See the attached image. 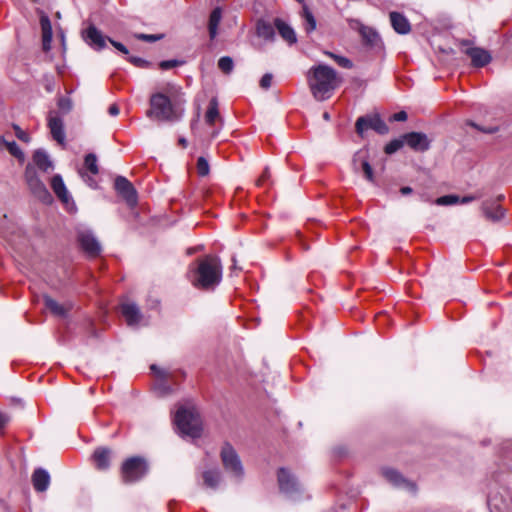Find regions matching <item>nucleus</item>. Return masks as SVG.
Segmentation results:
<instances>
[{
    "instance_id": "nucleus-1",
    "label": "nucleus",
    "mask_w": 512,
    "mask_h": 512,
    "mask_svg": "<svg viewBox=\"0 0 512 512\" xmlns=\"http://www.w3.org/2000/svg\"><path fill=\"white\" fill-rule=\"evenodd\" d=\"M307 82L313 97L317 101H324L331 97L341 80L333 68L319 64L309 69Z\"/></svg>"
},
{
    "instance_id": "nucleus-2",
    "label": "nucleus",
    "mask_w": 512,
    "mask_h": 512,
    "mask_svg": "<svg viewBox=\"0 0 512 512\" xmlns=\"http://www.w3.org/2000/svg\"><path fill=\"white\" fill-rule=\"evenodd\" d=\"M222 279V264L218 257L208 255L199 260L197 269L192 272V284L202 290H213Z\"/></svg>"
},
{
    "instance_id": "nucleus-3",
    "label": "nucleus",
    "mask_w": 512,
    "mask_h": 512,
    "mask_svg": "<svg viewBox=\"0 0 512 512\" xmlns=\"http://www.w3.org/2000/svg\"><path fill=\"white\" fill-rule=\"evenodd\" d=\"M174 423L182 437L195 439L201 436L200 416L192 405L179 406L174 416Z\"/></svg>"
},
{
    "instance_id": "nucleus-4",
    "label": "nucleus",
    "mask_w": 512,
    "mask_h": 512,
    "mask_svg": "<svg viewBox=\"0 0 512 512\" xmlns=\"http://www.w3.org/2000/svg\"><path fill=\"white\" fill-rule=\"evenodd\" d=\"M147 117L158 121L175 122L181 118V113L175 109L169 97L158 92L150 97V109L147 111Z\"/></svg>"
},
{
    "instance_id": "nucleus-5",
    "label": "nucleus",
    "mask_w": 512,
    "mask_h": 512,
    "mask_svg": "<svg viewBox=\"0 0 512 512\" xmlns=\"http://www.w3.org/2000/svg\"><path fill=\"white\" fill-rule=\"evenodd\" d=\"M221 461L224 469L232 477L241 479L244 475V468L236 450L229 444L225 443L221 448Z\"/></svg>"
},
{
    "instance_id": "nucleus-6",
    "label": "nucleus",
    "mask_w": 512,
    "mask_h": 512,
    "mask_svg": "<svg viewBox=\"0 0 512 512\" xmlns=\"http://www.w3.org/2000/svg\"><path fill=\"white\" fill-rule=\"evenodd\" d=\"M148 471V465L143 458L127 459L121 469L122 480L125 483H135L142 479Z\"/></svg>"
},
{
    "instance_id": "nucleus-7",
    "label": "nucleus",
    "mask_w": 512,
    "mask_h": 512,
    "mask_svg": "<svg viewBox=\"0 0 512 512\" xmlns=\"http://www.w3.org/2000/svg\"><path fill=\"white\" fill-rule=\"evenodd\" d=\"M27 185L32 194L45 203H49L52 197L45 184L39 179L34 167L28 165L25 170Z\"/></svg>"
},
{
    "instance_id": "nucleus-8",
    "label": "nucleus",
    "mask_w": 512,
    "mask_h": 512,
    "mask_svg": "<svg viewBox=\"0 0 512 512\" xmlns=\"http://www.w3.org/2000/svg\"><path fill=\"white\" fill-rule=\"evenodd\" d=\"M77 240L80 248L88 257L95 258L100 255L102 246L91 230L86 228L79 229Z\"/></svg>"
},
{
    "instance_id": "nucleus-9",
    "label": "nucleus",
    "mask_w": 512,
    "mask_h": 512,
    "mask_svg": "<svg viewBox=\"0 0 512 512\" xmlns=\"http://www.w3.org/2000/svg\"><path fill=\"white\" fill-rule=\"evenodd\" d=\"M279 488L287 496L295 498L301 492V486L296 478L285 468L278 472Z\"/></svg>"
},
{
    "instance_id": "nucleus-10",
    "label": "nucleus",
    "mask_w": 512,
    "mask_h": 512,
    "mask_svg": "<svg viewBox=\"0 0 512 512\" xmlns=\"http://www.w3.org/2000/svg\"><path fill=\"white\" fill-rule=\"evenodd\" d=\"M355 127L356 132L361 137L363 136L364 132L369 128L375 130L379 134H387L389 131V128L386 125V123L379 117H359L356 121Z\"/></svg>"
},
{
    "instance_id": "nucleus-11",
    "label": "nucleus",
    "mask_w": 512,
    "mask_h": 512,
    "mask_svg": "<svg viewBox=\"0 0 512 512\" xmlns=\"http://www.w3.org/2000/svg\"><path fill=\"white\" fill-rule=\"evenodd\" d=\"M43 305L53 317L66 318L69 316V312L72 310L73 305L71 302L60 303L53 299L51 296L45 294L42 296Z\"/></svg>"
},
{
    "instance_id": "nucleus-12",
    "label": "nucleus",
    "mask_w": 512,
    "mask_h": 512,
    "mask_svg": "<svg viewBox=\"0 0 512 512\" xmlns=\"http://www.w3.org/2000/svg\"><path fill=\"white\" fill-rule=\"evenodd\" d=\"M382 475L396 488L403 489L411 493L416 492V484L408 479H405L398 471L392 468H383Z\"/></svg>"
},
{
    "instance_id": "nucleus-13",
    "label": "nucleus",
    "mask_w": 512,
    "mask_h": 512,
    "mask_svg": "<svg viewBox=\"0 0 512 512\" xmlns=\"http://www.w3.org/2000/svg\"><path fill=\"white\" fill-rule=\"evenodd\" d=\"M405 143L416 152H425L430 148V140L421 132H410L403 135Z\"/></svg>"
},
{
    "instance_id": "nucleus-14",
    "label": "nucleus",
    "mask_w": 512,
    "mask_h": 512,
    "mask_svg": "<svg viewBox=\"0 0 512 512\" xmlns=\"http://www.w3.org/2000/svg\"><path fill=\"white\" fill-rule=\"evenodd\" d=\"M352 165L355 172H358L361 169L365 178L369 182H374L373 168L368 161L367 152L365 150H360L355 153Z\"/></svg>"
},
{
    "instance_id": "nucleus-15",
    "label": "nucleus",
    "mask_w": 512,
    "mask_h": 512,
    "mask_svg": "<svg viewBox=\"0 0 512 512\" xmlns=\"http://www.w3.org/2000/svg\"><path fill=\"white\" fill-rule=\"evenodd\" d=\"M115 189L126 200L129 205H134L137 202L136 190L131 182L125 177L118 176L115 179Z\"/></svg>"
},
{
    "instance_id": "nucleus-16",
    "label": "nucleus",
    "mask_w": 512,
    "mask_h": 512,
    "mask_svg": "<svg viewBox=\"0 0 512 512\" xmlns=\"http://www.w3.org/2000/svg\"><path fill=\"white\" fill-rule=\"evenodd\" d=\"M463 52L471 58L472 65L475 67H483L491 61L490 53L483 48L467 47Z\"/></svg>"
},
{
    "instance_id": "nucleus-17",
    "label": "nucleus",
    "mask_w": 512,
    "mask_h": 512,
    "mask_svg": "<svg viewBox=\"0 0 512 512\" xmlns=\"http://www.w3.org/2000/svg\"><path fill=\"white\" fill-rule=\"evenodd\" d=\"M349 25L352 29L359 31L365 43L374 45L379 40L378 33L373 28L363 25L359 20L350 19Z\"/></svg>"
},
{
    "instance_id": "nucleus-18",
    "label": "nucleus",
    "mask_w": 512,
    "mask_h": 512,
    "mask_svg": "<svg viewBox=\"0 0 512 512\" xmlns=\"http://www.w3.org/2000/svg\"><path fill=\"white\" fill-rule=\"evenodd\" d=\"M85 41L96 50H101L105 47L106 37L95 26L91 25L84 33Z\"/></svg>"
},
{
    "instance_id": "nucleus-19",
    "label": "nucleus",
    "mask_w": 512,
    "mask_h": 512,
    "mask_svg": "<svg viewBox=\"0 0 512 512\" xmlns=\"http://www.w3.org/2000/svg\"><path fill=\"white\" fill-rule=\"evenodd\" d=\"M481 209L488 220L496 222L504 217V209L493 200L484 201Z\"/></svg>"
},
{
    "instance_id": "nucleus-20",
    "label": "nucleus",
    "mask_w": 512,
    "mask_h": 512,
    "mask_svg": "<svg viewBox=\"0 0 512 512\" xmlns=\"http://www.w3.org/2000/svg\"><path fill=\"white\" fill-rule=\"evenodd\" d=\"M48 126L53 139L63 145L65 142L63 120L59 116H50L48 119Z\"/></svg>"
},
{
    "instance_id": "nucleus-21",
    "label": "nucleus",
    "mask_w": 512,
    "mask_h": 512,
    "mask_svg": "<svg viewBox=\"0 0 512 512\" xmlns=\"http://www.w3.org/2000/svg\"><path fill=\"white\" fill-rule=\"evenodd\" d=\"M112 451L105 447L97 448L93 453V460L98 470H106L110 466Z\"/></svg>"
},
{
    "instance_id": "nucleus-22",
    "label": "nucleus",
    "mask_w": 512,
    "mask_h": 512,
    "mask_svg": "<svg viewBox=\"0 0 512 512\" xmlns=\"http://www.w3.org/2000/svg\"><path fill=\"white\" fill-rule=\"evenodd\" d=\"M151 370L155 373L158 378V383L156 384V389L159 391L161 395H165L170 393L171 389L168 384L165 383V380L173 377L172 373L163 369L158 368L156 365H151Z\"/></svg>"
},
{
    "instance_id": "nucleus-23",
    "label": "nucleus",
    "mask_w": 512,
    "mask_h": 512,
    "mask_svg": "<svg viewBox=\"0 0 512 512\" xmlns=\"http://www.w3.org/2000/svg\"><path fill=\"white\" fill-rule=\"evenodd\" d=\"M390 21L393 29L399 34H408L411 30V25L408 19L401 13L391 12Z\"/></svg>"
},
{
    "instance_id": "nucleus-24",
    "label": "nucleus",
    "mask_w": 512,
    "mask_h": 512,
    "mask_svg": "<svg viewBox=\"0 0 512 512\" xmlns=\"http://www.w3.org/2000/svg\"><path fill=\"white\" fill-rule=\"evenodd\" d=\"M32 483L36 491H46L50 484L49 473L42 468L36 469L32 475Z\"/></svg>"
},
{
    "instance_id": "nucleus-25",
    "label": "nucleus",
    "mask_w": 512,
    "mask_h": 512,
    "mask_svg": "<svg viewBox=\"0 0 512 512\" xmlns=\"http://www.w3.org/2000/svg\"><path fill=\"white\" fill-rule=\"evenodd\" d=\"M51 188L56 196L64 203H68L71 199L69 192L60 175H54L51 179Z\"/></svg>"
},
{
    "instance_id": "nucleus-26",
    "label": "nucleus",
    "mask_w": 512,
    "mask_h": 512,
    "mask_svg": "<svg viewBox=\"0 0 512 512\" xmlns=\"http://www.w3.org/2000/svg\"><path fill=\"white\" fill-rule=\"evenodd\" d=\"M203 484L210 489H217L221 482V472L218 468L206 470L202 473Z\"/></svg>"
},
{
    "instance_id": "nucleus-27",
    "label": "nucleus",
    "mask_w": 512,
    "mask_h": 512,
    "mask_svg": "<svg viewBox=\"0 0 512 512\" xmlns=\"http://www.w3.org/2000/svg\"><path fill=\"white\" fill-rule=\"evenodd\" d=\"M33 161L35 165L43 172H48L53 169V162L46 151L38 149L34 152Z\"/></svg>"
},
{
    "instance_id": "nucleus-28",
    "label": "nucleus",
    "mask_w": 512,
    "mask_h": 512,
    "mask_svg": "<svg viewBox=\"0 0 512 512\" xmlns=\"http://www.w3.org/2000/svg\"><path fill=\"white\" fill-rule=\"evenodd\" d=\"M275 26L281 35V37L287 41L289 44H294L297 41L296 34L292 27H290L288 24H286L281 19L275 20Z\"/></svg>"
},
{
    "instance_id": "nucleus-29",
    "label": "nucleus",
    "mask_w": 512,
    "mask_h": 512,
    "mask_svg": "<svg viewBox=\"0 0 512 512\" xmlns=\"http://www.w3.org/2000/svg\"><path fill=\"white\" fill-rule=\"evenodd\" d=\"M222 19V10L219 7H216L210 14L208 30L209 36L211 39H214L217 35L218 26Z\"/></svg>"
},
{
    "instance_id": "nucleus-30",
    "label": "nucleus",
    "mask_w": 512,
    "mask_h": 512,
    "mask_svg": "<svg viewBox=\"0 0 512 512\" xmlns=\"http://www.w3.org/2000/svg\"><path fill=\"white\" fill-rule=\"evenodd\" d=\"M257 35L265 40H273L275 31L271 24L261 21L257 24Z\"/></svg>"
},
{
    "instance_id": "nucleus-31",
    "label": "nucleus",
    "mask_w": 512,
    "mask_h": 512,
    "mask_svg": "<svg viewBox=\"0 0 512 512\" xmlns=\"http://www.w3.org/2000/svg\"><path fill=\"white\" fill-rule=\"evenodd\" d=\"M219 118H220V115H219V111H218V103H217V100L215 98H213L209 102V106H208L207 112L205 114V121L207 124L212 125Z\"/></svg>"
},
{
    "instance_id": "nucleus-32",
    "label": "nucleus",
    "mask_w": 512,
    "mask_h": 512,
    "mask_svg": "<svg viewBox=\"0 0 512 512\" xmlns=\"http://www.w3.org/2000/svg\"><path fill=\"white\" fill-rule=\"evenodd\" d=\"M121 313L126 320H136L139 317V309L132 302L123 303L121 305Z\"/></svg>"
},
{
    "instance_id": "nucleus-33",
    "label": "nucleus",
    "mask_w": 512,
    "mask_h": 512,
    "mask_svg": "<svg viewBox=\"0 0 512 512\" xmlns=\"http://www.w3.org/2000/svg\"><path fill=\"white\" fill-rule=\"evenodd\" d=\"M304 29L307 33H311L316 29V19L312 12L305 6L303 8Z\"/></svg>"
},
{
    "instance_id": "nucleus-34",
    "label": "nucleus",
    "mask_w": 512,
    "mask_h": 512,
    "mask_svg": "<svg viewBox=\"0 0 512 512\" xmlns=\"http://www.w3.org/2000/svg\"><path fill=\"white\" fill-rule=\"evenodd\" d=\"M84 166L91 174H98L97 156L93 153L87 154L84 159Z\"/></svg>"
},
{
    "instance_id": "nucleus-35",
    "label": "nucleus",
    "mask_w": 512,
    "mask_h": 512,
    "mask_svg": "<svg viewBox=\"0 0 512 512\" xmlns=\"http://www.w3.org/2000/svg\"><path fill=\"white\" fill-rule=\"evenodd\" d=\"M0 141L4 143V145L6 146L7 150L10 152L11 155H13L14 157H16L17 159H19L21 161L24 160V153L22 152V150L20 149V147L17 145L16 142H14V141L8 142L1 138H0Z\"/></svg>"
},
{
    "instance_id": "nucleus-36",
    "label": "nucleus",
    "mask_w": 512,
    "mask_h": 512,
    "mask_svg": "<svg viewBox=\"0 0 512 512\" xmlns=\"http://www.w3.org/2000/svg\"><path fill=\"white\" fill-rule=\"evenodd\" d=\"M40 25L42 30V37H52V25L47 15L42 14L40 17Z\"/></svg>"
},
{
    "instance_id": "nucleus-37",
    "label": "nucleus",
    "mask_w": 512,
    "mask_h": 512,
    "mask_svg": "<svg viewBox=\"0 0 512 512\" xmlns=\"http://www.w3.org/2000/svg\"><path fill=\"white\" fill-rule=\"evenodd\" d=\"M404 143L405 141L403 139V136L399 139H394L385 146L384 151L386 154L391 155L397 152L400 148H402Z\"/></svg>"
},
{
    "instance_id": "nucleus-38",
    "label": "nucleus",
    "mask_w": 512,
    "mask_h": 512,
    "mask_svg": "<svg viewBox=\"0 0 512 512\" xmlns=\"http://www.w3.org/2000/svg\"><path fill=\"white\" fill-rule=\"evenodd\" d=\"M435 204L439 206L459 204V196L453 194L441 196L435 200Z\"/></svg>"
},
{
    "instance_id": "nucleus-39",
    "label": "nucleus",
    "mask_w": 512,
    "mask_h": 512,
    "mask_svg": "<svg viewBox=\"0 0 512 512\" xmlns=\"http://www.w3.org/2000/svg\"><path fill=\"white\" fill-rule=\"evenodd\" d=\"M218 67L222 72L230 73L234 67L233 59L229 56L221 57L218 61Z\"/></svg>"
},
{
    "instance_id": "nucleus-40",
    "label": "nucleus",
    "mask_w": 512,
    "mask_h": 512,
    "mask_svg": "<svg viewBox=\"0 0 512 512\" xmlns=\"http://www.w3.org/2000/svg\"><path fill=\"white\" fill-rule=\"evenodd\" d=\"M326 55L334 59L337 62V64L343 68L350 69L353 66L352 62L346 57L339 56L331 52H326Z\"/></svg>"
},
{
    "instance_id": "nucleus-41",
    "label": "nucleus",
    "mask_w": 512,
    "mask_h": 512,
    "mask_svg": "<svg viewBox=\"0 0 512 512\" xmlns=\"http://www.w3.org/2000/svg\"><path fill=\"white\" fill-rule=\"evenodd\" d=\"M197 172L202 177L209 174V163L204 157L197 160Z\"/></svg>"
},
{
    "instance_id": "nucleus-42",
    "label": "nucleus",
    "mask_w": 512,
    "mask_h": 512,
    "mask_svg": "<svg viewBox=\"0 0 512 512\" xmlns=\"http://www.w3.org/2000/svg\"><path fill=\"white\" fill-rule=\"evenodd\" d=\"M182 63H183L182 61H178V60H174V59L173 60H165V61H161L159 66L163 70H168V69L174 68L176 66H179Z\"/></svg>"
},
{
    "instance_id": "nucleus-43",
    "label": "nucleus",
    "mask_w": 512,
    "mask_h": 512,
    "mask_svg": "<svg viewBox=\"0 0 512 512\" xmlns=\"http://www.w3.org/2000/svg\"><path fill=\"white\" fill-rule=\"evenodd\" d=\"M272 79L273 75L271 73L264 74L260 80V87L265 90L269 89L272 85Z\"/></svg>"
},
{
    "instance_id": "nucleus-44",
    "label": "nucleus",
    "mask_w": 512,
    "mask_h": 512,
    "mask_svg": "<svg viewBox=\"0 0 512 512\" xmlns=\"http://www.w3.org/2000/svg\"><path fill=\"white\" fill-rule=\"evenodd\" d=\"M137 39L147 41V42H155L162 38V35H154V34H137Z\"/></svg>"
},
{
    "instance_id": "nucleus-45",
    "label": "nucleus",
    "mask_w": 512,
    "mask_h": 512,
    "mask_svg": "<svg viewBox=\"0 0 512 512\" xmlns=\"http://www.w3.org/2000/svg\"><path fill=\"white\" fill-rule=\"evenodd\" d=\"M13 127L15 130L16 136L19 140L24 141V142L30 141L29 135L25 131H23L18 125H14Z\"/></svg>"
},
{
    "instance_id": "nucleus-46",
    "label": "nucleus",
    "mask_w": 512,
    "mask_h": 512,
    "mask_svg": "<svg viewBox=\"0 0 512 512\" xmlns=\"http://www.w3.org/2000/svg\"><path fill=\"white\" fill-rule=\"evenodd\" d=\"M128 61L131 62L133 65L141 68L147 67L149 64L146 60L136 56H130L128 58Z\"/></svg>"
},
{
    "instance_id": "nucleus-47",
    "label": "nucleus",
    "mask_w": 512,
    "mask_h": 512,
    "mask_svg": "<svg viewBox=\"0 0 512 512\" xmlns=\"http://www.w3.org/2000/svg\"><path fill=\"white\" fill-rule=\"evenodd\" d=\"M270 178V172L268 168H265L262 175L257 179L256 185L257 186H264L265 182Z\"/></svg>"
},
{
    "instance_id": "nucleus-48",
    "label": "nucleus",
    "mask_w": 512,
    "mask_h": 512,
    "mask_svg": "<svg viewBox=\"0 0 512 512\" xmlns=\"http://www.w3.org/2000/svg\"><path fill=\"white\" fill-rule=\"evenodd\" d=\"M108 40L118 51H120L121 53H123L125 55L128 54V49L122 43L114 41L110 38H108Z\"/></svg>"
},
{
    "instance_id": "nucleus-49",
    "label": "nucleus",
    "mask_w": 512,
    "mask_h": 512,
    "mask_svg": "<svg viewBox=\"0 0 512 512\" xmlns=\"http://www.w3.org/2000/svg\"><path fill=\"white\" fill-rule=\"evenodd\" d=\"M407 113L405 111H399L393 114L390 118L391 121H405L407 120Z\"/></svg>"
},
{
    "instance_id": "nucleus-50",
    "label": "nucleus",
    "mask_w": 512,
    "mask_h": 512,
    "mask_svg": "<svg viewBox=\"0 0 512 512\" xmlns=\"http://www.w3.org/2000/svg\"><path fill=\"white\" fill-rule=\"evenodd\" d=\"M58 105L61 109L66 111H69L72 108V103L68 98H61Z\"/></svg>"
},
{
    "instance_id": "nucleus-51",
    "label": "nucleus",
    "mask_w": 512,
    "mask_h": 512,
    "mask_svg": "<svg viewBox=\"0 0 512 512\" xmlns=\"http://www.w3.org/2000/svg\"><path fill=\"white\" fill-rule=\"evenodd\" d=\"M477 199H479L478 195H468L464 197H459V204H467Z\"/></svg>"
},
{
    "instance_id": "nucleus-52",
    "label": "nucleus",
    "mask_w": 512,
    "mask_h": 512,
    "mask_svg": "<svg viewBox=\"0 0 512 512\" xmlns=\"http://www.w3.org/2000/svg\"><path fill=\"white\" fill-rule=\"evenodd\" d=\"M52 37H42V48L45 52L51 49Z\"/></svg>"
},
{
    "instance_id": "nucleus-53",
    "label": "nucleus",
    "mask_w": 512,
    "mask_h": 512,
    "mask_svg": "<svg viewBox=\"0 0 512 512\" xmlns=\"http://www.w3.org/2000/svg\"><path fill=\"white\" fill-rule=\"evenodd\" d=\"M467 125H470L471 127H474V128H476L482 132H485V133H494L496 131V128H489V129L481 128L473 121H467Z\"/></svg>"
},
{
    "instance_id": "nucleus-54",
    "label": "nucleus",
    "mask_w": 512,
    "mask_h": 512,
    "mask_svg": "<svg viewBox=\"0 0 512 512\" xmlns=\"http://www.w3.org/2000/svg\"><path fill=\"white\" fill-rule=\"evenodd\" d=\"M80 175L89 186L95 187L96 183L91 177L86 176L85 173L82 171H80Z\"/></svg>"
},
{
    "instance_id": "nucleus-55",
    "label": "nucleus",
    "mask_w": 512,
    "mask_h": 512,
    "mask_svg": "<svg viewBox=\"0 0 512 512\" xmlns=\"http://www.w3.org/2000/svg\"><path fill=\"white\" fill-rule=\"evenodd\" d=\"M108 112L111 116H117L119 114L120 110L116 104H113L109 107Z\"/></svg>"
},
{
    "instance_id": "nucleus-56",
    "label": "nucleus",
    "mask_w": 512,
    "mask_h": 512,
    "mask_svg": "<svg viewBox=\"0 0 512 512\" xmlns=\"http://www.w3.org/2000/svg\"><path fill=\"white\" fill-rule=\"evenodd\" d=\"M8 422V418L6 415L0 412V430L5 426V424Z\"/></svg>"
},
{
    "instance_id": "nucleus-57",
    "label": "nucleus",
    "mask_w": 512,
    "mask_h": 512,
    "mask_svg": "<svg viewBox=\"0 0 512 512\" xmlns=\"http://www.w3.org/2000/svg\"><path fill=\"white\" fill-rule=\"evenodd\" d=\"M400 192L402 195H409L413 192V189L409 186H405L400 189Z\"/></svg>"
},
{
    "instance_id": "nucleus-58",
    "label": "nucleus",
    "mask_w": 512,
    "mask_h": 512,
    "mask_svg": "<svg viewBox=\"0 0 512 512\" xmlns=\"http://www.w3.org/2000/svg\"><path fill=\"white\" fill-rule=\"evenodd\" d=\"M232 263H233V264H232V269H233V270L238 269V267H237V260H236V258H235L234 256L232 257ZM240 269H241V268H239V270H240Z\"/></svg>"
},
{
    "instance_id": "nucleus-59",
    "label": "nucleus",
    "mask_w": 512,
    "mask_h": 512,
    "mask_svg": "<svg viewBox=\"0 0 512 512\" xmlns=\"http://www.w3.org/2000/svg\"><path fill=\"white\" fill-rule=\"evenodd\" d=\"M323 119L326 120V121H329L330 120V114L328 112H324L323 113Z\"/></svg>"
},
{
    "instance_id": "nucleus-60",
    "label": "nucleus",
    "mask_w": 512,
    "mask_h": 512,
    "mask_svg": "<svg viewBox=\"0 0 512 512\" xmlns=\"http://www.w3.org/2000/svg\"><path fill=\"white\" fill-rule=\"evenodd\" d=\"M179 143H180L182 146H186V145H187V141H186V139H185V138H181V139L179 140Z\"/></svg>"
},
{
    "instance_id": "nucleus-61",
    "label": "nucleus",
    "mask_w": 512,
    "mask_h": 512,
    "mask_svg": "<svg viewBox=\"0 0 512 512\" xmlns=\"http://www.w3.org/2000/svg\"><path fill=\"white\" fill-rule=\"evenodd\" d=\"M140 322H134V321H131V322H128V324L133 327V328H136V326L139 324Z\"/></svg>"
}]
</instances>
